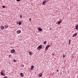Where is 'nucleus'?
Returning a JSON list of instances; mask_svg holds the SVG:
<instances>
[{
	"mask_svg": "<svg viewBox=\"0 0 78 78\" xmlns=\"http://www.w3.org/2000/svg\"><path fill=\"white\" fill-rule=\"evenodd\" d=\"M13 61L15 62H16V60L14 59V60H13Z\"/></svg>",
	"mask_w": 78,
	"mask_h": 78,
	"instance_id": "17",
	"label": "nucleus"
},
{
	"mask_svg": "<svg viewBox=\"0 0 78 78\" xmlns=\"http://www.w3.org/2000/svg\"><path fill=\"white\" fill-rule=\"evenodd\" d=\"M29 20L30 21H31V18H30L29 19Z\"/></svg>",
	"mask_w": 78,
	"mask_h": 78,
	"instance_id": "23",
	"label": "nucleus"
},
{
	"mask_svg": "<svg viewBox=\"0 0 78 78\" xmlns=\"http://www.w3.org/2000/svg\"><path fill=\"white\" fill-rule=\"evenodd\" d=\"M20 19H22V15H20Z\"/></svg>",
	"mask_w": 78,
	"mask_h": 78,
	"instance_id": "21",
	"label": "nucleus"
},
{
	"mask_svg": "<svg viewBox=\"0 0 78 78\" xmlns=\"http://www.w3.org/2000/svg\"><path fill=\"white\" fill-rule=\"evenodd\" d=\"M2 7L3 8H5V5H3L2 6Z\"/></svg>",
	"mask_w": 78,
	"mask_h": 78,
	"instance_id": "18",
	"label": "nucleus"
},
{
	"mask_svg": "<svg viewBox=\"0 0 78 78\" xmlns=\"http://www.w3.org/2000/svg\"><path fill=\"white\" fill-rule=\"evenodd\" d=\"M38 76H39V77H42V73H40L39 75Z\"/></svg>",
	"mask_w": 78,
	"mask_h": 78,
	"instance_id": "8",
	"label": "nucleus"
},
{
	"mask_svg": "<svg viewBox=\"0 0 78 78\" xmlns=\"http://www.w3.org/2000/svg\"><path fill=\"white\" fill-rule=\"evenodd\" d=\"M42 45H41L38 46V47L37 48V49L39 50L40 49H42Z\"/></svg>",
	"mask_w": 78,
	"mask_h": 78,
	"instance_id": "1",
	"label": "nucleus"
},
{
	"mask_svg": "<svg viewBox=\"0 0 78 78\" xmlns=\"http://www.w3.org/2000/svg\"><path fill=\"white\" fill-rule=\"evenodd\" d=\"M45 1H44L43 2V3L42 5H45V3H47V1L46 0H44Z\"/></svg>",
	"mask_w": 78,
	"mask_h": 78,
	"instance_id": "4",
	"label": "nucleus"
},
{
	"mask_svg": "<svg viewBox=\"0 0 78 78\" xmlns=\"http://www.w3.org/2000/svg\"><path fill=\"white\" fill-rule=\"evenodd\" d=\"M33 68H31V69H30V70H33Z\"/></svg>",
	"mask_w": 78,
	"mask_h": 78,
	"instance_id": "27",
	"label": "nucleus"
},
{
	"mask_svg": "<svg viewBox=\"0 0 78 78\" xmlns=\"http://www.w3.org/2000/svg\"><path fill=\"white\" fill-rule=\"evenodd\" d=\"M38 30L39 31H42V29H41V28H38Z\"/></svg>",
	"mask_w": 78,
	"mask_h": 78,
	"instance_id": "10",
	"label": "nucleus"
},
{
	"mask_svg": "<svg viewBox=\"0 0 78 78\" xmlns=\"http://www.w3.org/2000/svg\"><path fill=\"white\" fill-rule=\"evenodd\" d=\"M10 44H11L10 43Z\"/></svg>",
	"mask_w": 78,
	"mask_h": 78,
	"instance_id": "31",
	"label": "nucleus"
},
{
	"mask_svg": "<svg viewBox=\"0 0 78 78\" xmlns=\"http://www.w3.org/2000/svg\"><path fill=\"white\" fill-rule=\"evenodd\" d=\"M62 22V20H61L60 21H58V25H59V24L61 23Z\"/></svg>",
	"mask_w": 78,
	"mask_h": 78,
	"instance_id": "7",
	"label": "nucleus"
},
{
	"mask_svg": "<svg viewBox=\"0 0 78 78\" xmlns=\"http://www.w3.org/2000/svg\"><path fill=\"white\" fill-rule=\"evenodd\" d=\"M46 1H47V2H48V0H46Z\"/></svg>",
	"mask_w": 78,
	"mask_h": 78,
	"instance_id": "28",
	"label": "nucleus"
},
{
	"mask_svg": "<svg viewBox=\"0 0 78 78\" xmlns=\"http://www.w3.org/2000/svg\"><path fill=\"white\" fill-rule=\"evenodd\" d=\"M50 45H48L46 47V48L45 51H47V50H48V48H49V47H50Z\"/></svg>",
	"mask_w": 78,
	"mask_h": 78,
	"instance_id": "2",
	"label": "nucleus"
},
{
	"mask_svg": "<svg viewBox=\"0 0 78 78\" xmlns=\"http://www.w3.org/2000/svg\"><path fill=\"white\" fill-rule=\"evenodd\" d=\"M71 41V40L70 39L69 40V45H70V41Z\"/></svg>",
	"mask_w": 78,
	"mask_h": 78,
	"instance_id": "15",
	"label": "nucleus"
},
{
	"mask_svg": "<svg viewBox=\"0 0 78 78\" xmlns=\"http://www.w3.org/2000/svg\"><path fill=\"white\" fill-rule=\"evenodd\" d=\"M15 52V50L14 49H12L11 50V52L12 53H13Z\"/></svg>",
	"mask_w": 78,
	"mask_h": 78,
	"instance_id": "6",
	"label": "nucleus"
},
{
	"mask_svg": "<svg viewBox=\"0 0 78 78\" xmlns=\"http://www.w3.org/2000/svg\"><path fill=\"white\" fill-rule=\"evenodd\" d=\"M20 75L21 77H23V74L22 73H20Z\"/></svg>",
	"mask_w": 78,
	"mask_h": 78,
	"instance_id": "9",
	"label": "nucleus"
},
{
	"mask_svg": "<svg viewBox=\"0 0 78 78\" xmlns=\"http://www.w3.org/2000/svg\"><path fill=\"white\" fill-rule=\"evenodd\" d=\"M1 30H3L4 29V27L3 26H1Z\"/></svg>",
	"mask_w": 78,
	"mask_h": 78,
	"instance_id": "12",
	"label": "nucleus"
},
{
	"mask_svg": "<svg viewBox=\"0 0 78 78\" xmlns=\"http://www.w3.org/2000/svg\"><path fill=\"white\" fill-rule=\"evenodd\" d=\"M5 27H8V26L7 25H5Z\"/></svg>",
	"mask_w": 78,
	"mask_h": 78,
	"instance_id": "22",
	"label": "nucleus"
},
{
	"mask_svg": "<svg viewBox=\"0 0 78 78\" xmlns=\"http://www.w3.org/2000/svg\"><path fill=\"white\" fill-rule=\"evenodd\" d=\"M10 56H11V55H10L9 56V57H10Z\"/></svg>",
	"mask_w": 78,
	"mask_h": 78,
	"instance_id": "30",
	"label": "nucleus"
},
{
	"mask_svg": "<svg viewBox=\"0 0 78 78\" xmlns=\"http://www.w3.org/2000/svg\"><path fill=\"white\" fill-rule=\"evenodd\" d=\"M3 71H1V75L2 76H5V74H4L5 73H3Z\"/></svg>",
	"mask_w": 78,
	"mask_h": 78,
	"instance_id": "3",
	"label": "nucleus"
},
{
	"mask_svg": "<svg viewBox=\"0 0 78 78\" xmlns=\"http://www.w3.org/2000/svg\"><path fill=\"white\" fill-rule=\"evenodd\" d=\"M58 71H59V70H58V69H57V72H58Z\"/></svg>",
	"mask_w": 78,
	"mask_h": 78,
	"instance_id": "29",
	"label": "nucleus"
},
{
	"mask_svg": "<svg viewBox=\"0 0 78 78\" xmlns=\"http://www.w3.org/2000/svg\"><path fill=\"white\" fill-rule=\"evenodd\" d=\"M63 58H65V56H64V54L63 55Z\"/></svg>",
	"mask_w": 78,
	"mask_h": 78,
	"instance_id": "25",
	"label": "nucleus"
},
{
	"mask_svg": "<svg viewBox=\"0 0 78 78\" xmlns=\"http://www.w3.org/2000/svg\"><path fill=\"white\" fill-rule=\"evenodd\" d=\"M21 33V30H18V31H17V34H19Z\"/></svg>",
	"mask_w": 78,
	"mask_h": 78,
	"instance_id": "5",
	"label": "nucleus"
},
{
	"mask_svg": "<svg viewBox=\"0 0 78 78\" xmlns=\"http://www.w3.org/2000/svg\"><path fill=\"white\" fill-rule=\"evenodd\" d=\"M22 67H24V65H22Z\"/></svg>",
	"mask_w": 78,
	"mask_h": 78,
	"instance_id": "26",
	"label": "nucleus"
},
{
	"mask_svg": "<svg viewBox=\"0 0 78 78\" xmlns=\"http://www.w3.org/2000/svg\"><path fill=\"white\" fill-rule=\"evenodd\" d=\"M31 67L33 69H34V66L33 65L31 66Z\"/></svg>",
	"mask_w": 78,
	"mask_h": 78,
	"instance_id": "19",
	"label": "nucleus"
},
{
	"mask_svg": "<svg viewBox=\"0 0 78 78\" xmlns=\"http://www.w3.org/2000/svg\"><path fill=\"white\" fill-rule=\"evenodd\" d=\"M29 55H32V53H31V52L30 51L29 52Z\"/></svg>",
	"mask_w": 78,
	"mask_h": 78,
	"instance_id": "14",
	"label": "nucleus"
},
{
	"mask_svg": "<svg viewBox=\"0 0 78 78\" xmlns=\"http://www.w3.org/2000/svg\"><path fill=\"white\" fill-rule=\"evenodd\" d=\"M21 24H22V23H21V22H18V24L19 25H21Z\"/></svg>",
	"mask_w": 78,
	"mask_h": 78,
	"instance_id": "13",
	"label": "nucleus"
},
{
	"mask_svg": "<svg viewBox=\"0 0 78 78\" xmlns=\"http://www.w3.org/2000/svg\"><path fill=\"white\" fill-rule=\"evenodd\" d=\"M17 2H20V0H16Z\"/></svg>",
	"mask_w": 78,
	"mask_h": 78,
	"instance_id": "24",
	"label": "nucleus"
},
{
	"mask_svg": "<svg viewBox=\"0 0 78 78\" xmlns=\"http://www.w3.org/2000/svg\"><path fill=\"white\" fill-rule=\"evenodd\" d=\"M77 33H76V34H74L73 35V37H74V36H77Z\"/></svg>",
	"mask_w": 78,
	"mask_h": 78,
	"instance_id": "11",
	"label": "nucleus"
},
{
	"mask_svg": "<svg viewBox=\"0 0 78 78\" xmlns=\"http://www.w3.org/2000/svg\"><path fill=\"white\" fill-rule=\"evenodd\" d=\"M3 78H8V77H7L6 76H5V77H4Z\"/></svg>",
	"mask_w": 78,
	"mask_h": 78,
	"instance_id": "20",
	"label": "nucleus"
},
{
	"mask_svg": "<svg viewBox=\"0 0 78 78\" xmlns=\"http://www.w3.org/2000/svg\"><path fill=\"white\" fill-rule=\"evenodd\" d=\"M46 43H47V41H45L44 42V44L45 45V44H46Z\"/></svg>",
	"mask_w": 78,
	"mask_h": 78,
	"instance_id": "16",
	"label": "nucleus"
}]
</instances>
